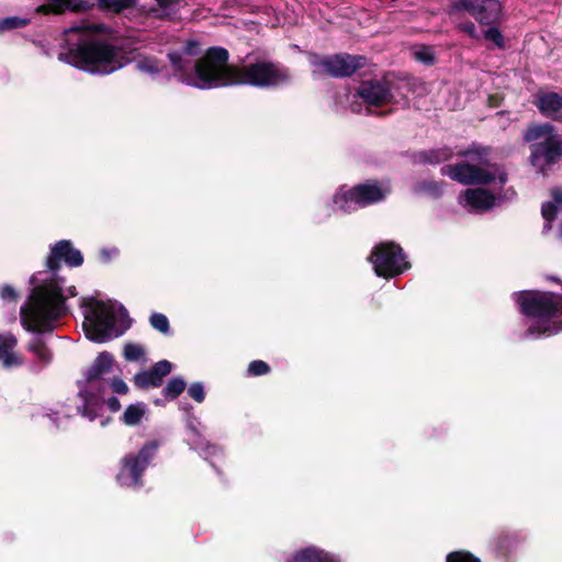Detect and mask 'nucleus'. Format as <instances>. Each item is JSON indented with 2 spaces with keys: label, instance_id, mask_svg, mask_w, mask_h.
<instances>
[{
  "label": "nucleus",
  "instance_id": "obj_1",
  "mask_svg": "<svg viewBox=\"0 0 562 562\" xmlns=\"http://www.w3.org/2000/svg\"><path fill=\"white\" fill-rule=\"evenodd\" d=\"M71 63L88 72L109 75L128 64V52L109 42L113 30L101 22L81 21L66 30Z\"/></svg>",
  "mask_w": 562,
  "mask_h": 562
},
{
  "label": "nucleus",
  "instance_id": "obj_2",
  "mask_svg": "<svg viewBox=\"0 0 562 562\" xmlns=\"http://www.w3.org/2000/svg\"><path fill=\"white\" fill-rule=\"evenodd\" d=\"M75 295V286H70L67 293L64 294L56 280H50L36 286L32 292L27 306L22 311L24 325L32 331L43 333L49 330L53 323L66 314L65 300Z\"/></svg>",
  "mask_w": 562,
  "mask_h": 562
},
{
  "label": "nucleus",
  "instance_id": "obj_3",
  "mask_svg": "<svg viewBox=\"0 0 562 562\" xmlns=\"http://www.w3.org/2000/svg\"><path fill=\"white\" fill-rule=\"evenodd\" d=\"M517 303L526 315L537 319L529 333L551 335L562 327V297L551 292H521Z\"/></svg>",
  "mask_w": 562,
  "mask_h": 562
},
{
  "label": "nucleus",
  "instance_id": "obj_4",
  "mask_svg": "<svg viewBox=\"0 0 562 562\" xmlns=\"http://www.w3.org/2000/svg\"><path fill=\"white\" fill-rule=\"evenodd\" d=\"M228 52L225 48H209L200 57L194 66V72L200 81V87L234 86V72L236 65L228 64Z\"/></svg>",
  "mask_w": 562,
  "mask_h": 562
},
{
  "label": "nucleus",
  "instance_id": "obj_5",
  "mask_svg": "<svg viewBox=\"0 0 562 562\" xmlns=\"http://www.w3.org/2000/svg\"><path fill=\"white\" fill-rule=\"evenodd\" d=\"M82 306L85 308L82 327L86 336L97 342L104 341L109 338L114 325V307L112 303L86 299Z\"/></svg>",
  "mask_w": 562,
  "mask_h": 562
},
{
  "label": "nucleus",
  "instance_id": "obj_6",
  "mask_svg": "<svg viewBox=\"0 0 562 562\" xmlns=\"http://www.w3.org/2000/svg\"><path fill=\"white\" fill-rule=\"evenodd\" d=\"M442 175L462 184H487L498 180L504 184L507 180L505 170L497 165H471L467 162L446 165Z\"/></svg>",
  "mask_w": 562,
  "mask_h": 562
},
{
  "label": "nucleus",
  "instance_id": "obj_7",
  "mask_svg": "<svg viewBox=\"0 0 562 562\" xmlns=\"http://www.w3.org/2000/svg\"><path fill=\"white\" fill-rule=\"evenodd\" d=\"M288 77L286 71L279 65L268 60H260L247 65H236L234 72V86H274L285 81Z\"/></svg>",
  "mask_w": 562,
  "mask_h": 562
},
{
  "label": "nucleus",
  "instance_id": "obj_8",
  "mask_svg": "<svg viewBox=\"0 0 562 562\" xmlns=\"http://www.w3.org/2000/svg\"><path fill=\"white\" fill-rule=\"evenodd\" d=\"M370 260L376 274L384 278H392L402 273L407 268L402 249L394 243L378 245Z\"/></svg>",
  "mask_w": 562,
  "mask_h": 562
},
{
  "label": "nucleus",
  "instance_id": "obj_9",
  "mask_svg": "<svg viewBox=\"0 0 562 562\" xmlns=\"http://www.w3.org/2000/svg\"><path fill=\"white\" fill-rule=\"evenodd\" d=\"M389 189L382 188L376 182H367L352 189L341 190L335 195V204L345 211L357 206H364L382 200Z\"/></svg>",
  "mask_w": 562,
  "mask_h": 562
},
{
  "label": "nucleus",
  "instance_id": "obj_10",
  "mask_svg": "<svg viewBox=\"0 0 562 562\" xmlns=\"http://www.w3.org/2000/svg\"><path fill=\"white\" fill-rule=\"evenodd\" d=\"M156 443L145 445L136 454H128L122 460V469L117 481L122 486H136L140 482L142 473L156 451Z\"/></svg>",
  "mask_w": 562,
  "mask_h": 562
},
{
  "label": "nucleus",
  "instance_id": "obj_11",
  "mask_svg": "<svg viewBox=\"0 0 562 562\" xmlns=\"http://www.w3.org/2000/svg\"><path fill=\"white\" fill-rule=\"evenodd\" d=\"M366 65L362 56L337 54L327 58L314 61V72L317 75H329L333 77H346L356 72Z\"/></svg>",
  "mask_w": 562,
  "mask_h": 562
},
{
  "label": "nucleus",
  "instance_id": "obj_12",
  "mask_svg": "<svg viewBox=\"0 0 562 562\" xmlns=\"http://www.w3.org/2000/svg\"><path fill=\"white\" fill-rule=\"evenodd\" d=\"M456 8L469 11L483 24L496 22L501 14V5L496 0H459Z\"/></svg>",
  "mask_w": 562,
  "mask_h": 562
},
{
  "label": "nucleus",
  "instance_id": "obj_13",
  "mask_svg": "<svg viewBox=\"0 0 562 562\" xmlns=\"http://www.w3.org/2000/svg\"><path fill=\"white\" fill-rule=\"evenodd\" d=\"M60 261H65L67 265L78 267L82 263L83 258L79 250L75 249L69 241H59L50 250V255L47 258V267L49 270H57L60 266Z\"/></svg>",
  "mask_w": 562,
  "mask_h": 562
},
{
  "label": "nucleus",
  "instance_id": "obj_14",
  "mask_svg": "<svg viewBox=\"0 0 562 562\" xmlns=\"http://www.w3.org/2000/svg\"><path fill=\"white\" fill-rule=\"evenodd\" d=\"M562 156V145L555 135L548 138L546 142L536 144L532 148L531 160L532 164L539 165L540 160L543 159L546 164L550 165L558 160Z\"/></svg>",
  "mask_w": 562,
  "mask_h": 562
},
{
  "label": "nucleus",
  "instance_id": "obj_15",
  "mask_svg": "<svg viewBox=\"0 0 562 562\" xmlns=\"http://www.w3.org/2000/svg\"><path fill=\"white\" fill-rule=\"evenodd\" d=\"M171 371V363L167 360L157 362L150 370L135 375V384L139 387H156L162 382V379Z\"/></svg>",
  "mask_w": 562,
  "mask_h": 562
},
{
  "label": "nucleus",
  "instance_id": "obj_16",
  "mask_svg": "<svg viewBox=\"0 0 562 562\" xmlns=\"http://www.w3.org/2000/svg\"><path fill=\"white\" fill-rule=\"evenodd\" d=\"M460 202L473 210L484 211L494 205L495 196L484 189H468L460 196Z\"/></svg>",
  "mask_w": 562,
  "mask_h": 562
},
{
  "label": "nucleus",
  "instance_id": "obj_17",
  "mask_svg": "<svg viewBox=\"0 0 562 562\" xmlns=\"http://www.w3.org/2000/svg\"><path fill=\"white\" fill-rule=\"evenodd\" d=\"M358 93L370 105L380 106L391 101L390 91L376 82L363 83Z\"/></svg>",
  "mask_w": 562,
  "mask_h": 562
},
{
  "label": "nucleus",
  "instance_id": "obj_18",
  "mask_svg": "<svg viewBox=\"0 0 562 562\" xmlns=\"http://www.w3.org/2000/svg\"><path fill=\"white\" fill-rule=\"evenodd\" d=\"M290 562H339L335 555L316 547H307L294 553Z\"/></svg>",
  "mask_w": 562,
  "mask_h": 562
},
{
  "label": "nucleus",
  "instance_id": "obj_19",
  "mask_svg": "<svg viewBox=\"0 0 562 562\" xmlns=\"http://www.w3.org/2000/svg\"><path fill=\"white\" fill-rule=\"evenodd\" d=\"M16 344L18 341L12 335H0V359L7 368L20 366L22 363V358L14 352Z\"/></svg>",
  "mask_w": 562,
  "mask_h": 562
},
{
  "label": "nucleus",
  "instance_id": "obj_20",
  "mask_svg": "<svg viewBox=\"0 0 562 562\" xmlns=\"http://www.w3.org/2000/svg\"><path fill=\"white\" fill-rule=\"evenodd\" d=\"M113 366V357L110 353H101L87 372V383H93L108 373Z\"/></svg>",
  "mask_w": 562,
  "mask_h": 562
},
{
  "label": "nucleus",
  "instance_id": "obj_21",
  "mask_svg": "<svg viewBox=\"0 0 562 562\" xmlns=\"http://www.w3.org/2000/svg\"><path fill=\"white\" fill-rule=\"evenodd\" d=\"M537 105L540 112L547 116H552L562 109V95L549 92L539 97Z\"/></svg>",
  "mask_w": 562,
  "mask_h": 562
},
{
  "label": "nucleus",
  "instance_id": "obj_22",
  "mask_svg": "<svg viewBox=\"0 0 562 562\" xmlns=\"http://www.w3.org/2000/svg\"><path fill=\"white\" fill-rule=\"evenodd\" d=\"M48 3L41 5L38 8L40 12L43 13H54L60 14L65 12L67 9H71L72 11H78V5H71V0H47Z\"/></svg>",
  "mask_w": 562,
  "mask_h": 562
},
{
  "label": "nucleus",
  "instance_id": "obj_23",
  "mask_svg": "<svg viewBox=\"0 0 562 562\" xmlns=\"http://www.w3.org/2000/svg\"><path fill=\"white\" fill-rule=\"evenodd\" d=\"M553 136L552 127L548 124L544 125H532L528 127V130L525 133V139L527 142H533V140H548L549 137Z\"/></svg>",
  "mask_w": 562,
  "mask_h": 562
},
{
  "label": "nucleus",
  "instance_id": "obj_24",
  "mask_svg": "<svg viewBox=\"0 0 562 562\" xmlns=\"http://www.w3.org/2000/svg\"><path fill=\"white\" fill-rule=\"evenodd\" d=\"M145 413L146 408L144 404H133L125 409L122 420L128 426H134L142 420V418L145 416Z\"/></svg>",
  "mask_w": 562,
  "mask_h": 562
},
{
  "label": "nucleus",
  "instance_id": "obj_25",
  "mask_svg": "<svg viewBox=\"0 0 562 562\" xmlns=\"http://www.w3.org/2000/svg\"><path fill=\"white\" fill-rule=\"evenodd\" d=\"M551 196L554 200L555 204H553L552 202H547L542 205V215L549 222L555 217L558 206H562V189H552Z\"/></svg>",
  "mask_w": 562,
  "mask_h": 562
},
{
  "label": "nucleus",
  "instance_id": "obj_26",
  "mask_svg": "<svg viewBox=\"0 0 562 562\" xmlns=\"http://www.w3.org/2000/svg\"><path fill=\"white\" fill-rule=\"evenodd\" d=\"M135 0H97V7L100 10L119 13L125 9L135 5Z\"/></svg>",
  "mask_w": 562,
  "mask_h": 562
},
{
  "label": "nucleus",
  "instance_id": "obj_27",
  "mask_svg": "<svg viewBox=\"0 0 562 562\" xmlns=\"http://www.w3.org/2000/svg\"><path fill=\"white\" fill-rule=\"evenodd\" d=\"M27 24H29V20H26V19H22V18H18V16L4 18V19L0 20V33L15 30V29H21V27L26 26Z\"/></svg>",
  "mask_w": 562,
  "mask_h": 562
},
{
  "label": "nucleus",
  "instance_id": "obj_28",
  "mask_svg": "<svg viewBox=\"0 0 562 562\" xmlns=\"http://www.w3.org/2000/svg\"><path fill=\"white\" fill-rule=\"evenodd\" d=\"M186 389V383L181 379H172L169 381L167 386L164 390L165 396L167 398H176L180 395Z\"/></svg>",
  "mask_w": 562,
  "mask_h": 562
},
{
  "label": "nucleus",
  "instance_id": "obj_29",
  "mask_svg": "<svg viewBox=\"0 0 562 562\" xmlns=\"http://www.w3.org/2000/svg\"><path fill=\"white\" fill-rule=\"evenodd\" d=\"M124 357L130 361H138L145 357V349L138 344H128L124 348Z\"/></svg>",
  "mask_w": 562,
  "mask_h": 562
},
{
  "label": "nucleus",
  "instance_id": "obj_30",
  "mask_svg": "<svg viewBox=\"0 0 562 562\" xmlns=\"http://www.w3.org/2000/svg\"><path fill=\"white\" fill-rule=\"evenodd\" d=\"M452 158V150L450 148H440L431 150L427 155V160L431 164H440Z\"/></svg>",
  "mask_w": 562,
  "mask_h": 562
},
{
  "label": "nucleus",
  "instance_id": "obj_31",
  "mask_svg": "<svg viewBox=\"0 0 562 562\" xmlns=\"http://www.w3.org/2000/svg\"><path fill=\"white\" fill-rule=\"evenodd\" d=\"M29 349L43 362L49 361V351L41 339H36L35 341H33L30 345Z\"/></svg>",
  "mask_w": 562,
  "mask_h": 562
},
{
  "label": "nucleus",
  "instance_id": "obj_32",
  "mask_svg": "<svg viewBox=\"0 0 562 562\" xmlns=\"http://www.w3.org/2000/svg\"><path fill=\"white\" fill-rule=\"evenodd\" d=\"M149 321H150V325L155 329H157L164 334H167L169 331V321L166 315L160 314V313H154L150 316Z\"/></svg>",
  "mask_w": 562,
  "mask_h": 562
},
{
  "label": "nucleus",
  "instance_id": "obj_33",
  "mask_svg": "<svg viewBox=\"0 0 562 562\" xmlns=\"http://www.w3.org/2000/svg\"><path fill=\"white\" fill-rule=\"evenodd\" d=\"M270 367L262 360L251 361L248 366V373L252 376L265 375L269 373Z\"/></svg>",
  "mask_w": 562,
  "mask_h": 562
},
{
  "label": "nucleus",
  "instance_id": "obj_34",
  "mask_svg": "<svg viewBox=\"0 0 562 562\" xmlns=\"http://www.w3.org/2000/svg\"><path fill=\"white\" fill-rule=\"evenodd\" d=\"M459 156L470 157L482 162V158L487 156V149L477 145L471 146L469 149L459 153Z\"/></svg>",
  "mask_w": 562,
  "mask_h": 562
},
{
  "label": "nucleus",
  "instance_id": "obj_35",
  "mask_svg": "<svg viewBox=\"0 0 562 562\" xmlns=\"http://www.w3.org/2000/svg\"><path fill=\"white\" fill-rule=\"evenodd\" d=\"M447 562H480V560L469 552L457 551L447 557Z\"/></svg>",
  "mask_w": 562,
  "mask_h": 562
},
{
  "label": "nucleus",
  "instance_id": "obj_36",
  "mask_svg": "<svg viewBox=\"0 0 562 562\" xmlns=\"http://www.w3.org/2000/svg\"><path fill=\"white\" fill-rule=\"evenodd\" d=\"M137 67L142 71L157 72L160 70V64L156 59L146 58L137 63Z\"/></svg>",
  "mask_w": 562,
  "mask_h": 562
},
{
  "label": "nucleus",
  "instance_id": "obj_37",
  "mask_svg": "<svg viewBox=\"0 0 562 562\" xmlns=\"http://www.w3.org/2000/svg\"><path fill=\"white\" fill-rule=\"evenodd\" d=\"M414 56L416 59L424 61V63H431L434 60V53L428 47H418L414 52Z\"/></svg>",
  "mask_w": 562,
  "mask_h": 562
},
{
  "label": "nucleus",
  "instance_id": "obj_38",
  "mask_svg": "<svg viewBox=\"0 0 562 562\" xmlns=\"http://www.w3.org/2000/svg\"><path fill=\"white\" fill-rule=\"evenodd\" d=\"M484 36L486 40L493 42L495 45L502 47L504 45L503 43V36L501 32L495 27H490L485 31Z\"/></svg>",
  "mask_w": 562,
  "mask_h": 562
},
{
  "label": "nucleus",
  "instance_id": "obj_39",
  "mask_svg": "<svg viewBox=\"0 0 562 562\" xmlns=\"http://www.w3.org/2000/svg\"><path fill=\"white\" fill-rule=\"evenodd\" d=\"M188 392L189 395L199 403H201L204 400V389L201 384L196 383L191 385Z\"/></svg>",
  "mask_w": 562,
  "mask_h": 562
},
{
  "label": "nucleus",
  "instance_id": "obj_40",
  "mask_svg": "<svg viewBox=\"0 0 562 562\" xmlns=\"http://www.w3.org/2000/svg\"><path fill=\"white\" fill-rule=\"evenodd\" d=\"M112 391L119 394H126L128 387L126 383L120 379H114L111 383Z\"/></svg>",
  "mask_w": 562,
  "mask_h": 562
},
{
  "label": "nucleus",
  "instance_id": "obj_41",
  "mask_svg": "<svg viewBox=\"0 0 562 562\" xmlns=\"http://www.w3.org/2000/svg\"><path fill=\"white\" fill-rule=\"evenodd\" d=\"M1 297L8 301H15L16 293L11 286H3L1 289Z\"/></svg>",
  "mask_w": 562,
  "mask_h": 562
},
{
  "label": "nucleus",
  "instance_id": "obj_42",
  "mask_svg": "<svg viewBox=\"0 0 562 562\" xmlns=\"http://www.w3.org/2000/svg\"><path fill=\"white\" fill-rule=\"evenodd\" d=\"M108 405H109L110 409L113 411V412L119 411L120 407H121V404H120L119 400L115 398V397L109 398Z\"/></svg>",
  "mask_w": 562,
  "mask_h": 562
},
{
  "label": "nucleus",
  "instance_id": "obj_43",
  "mask_svg": "<svg viewBox=\"0 0 562 562\" xmlns=\"http://www.w3.org/2000/svg\"><path fill=\"white\" fill-rule=\"evenodd\" d=\"M170 58H171V61L172 64L178 68V69H182V65L180 64V57L177 56V55H170Z\"/></svg>",
  "mask_w": 562,
  "mask_h": 562
},
{
  "label": "nucleus",
  "instance_id": "obj_44",
  "mask_svg": "<svg viewBox=\"0 0 562 562\" xmlns=\"http://www.w3.org/2000/svg\"><path fill=\"white\" fill-rule=\"evenodd\" d=\"M467 31L469 32V34L471 36H473L474 25L473 24L469 25V27H467Z\"/></svg>",
  "mask_w": 562,
  "mask_h": 562
},
{
  "label": "nucleus",
  "instance_id": "obj_45",
  "mask_svg": "<svg viewBox=\"0 0 562 562\" xmlns=\"http://www.w3.org/2000/svg\"><path fill=\"white\" fill-rule=\"evenodd\" d=\"M158 1L162 3V1H161V0H158Z\"/></svg>",
  "mask_w": 562,
  "mask_h": 562
}]
</instances>
